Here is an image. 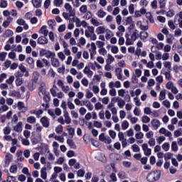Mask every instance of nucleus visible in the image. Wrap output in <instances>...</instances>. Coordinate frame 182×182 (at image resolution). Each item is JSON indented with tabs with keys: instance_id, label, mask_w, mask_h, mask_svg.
Returning <instances> with one entry per match:
<instances>
[{
	"instance_id": "33",
	"label": "nucleus",
	"mask_w": 182,
	"mask_h": 182,
	"mask_svg": "<svg viewBox=\"0 0 182 182\" xmlns=\"http://www.w3.org/2000/svg\"><path fill=\"white\" fill-rule=\"evenodd\" d=\"M9 110V107L6 105H3L0 106V114H2V113H5V112H8Z\"/></svg>"
},
{
	"instance_id": "8",
	"label": "nucleus",
	"mask_w": 182,
	"mask_h": 182,
	"mask_svg": "<svg viewBox=\"0 0 182 182\" xmlns=\"http://www.w3.org/2000/svg\"><path fill=\"white\" fill-rule=\"evenodd\" d=\"M48 65H49V62L45 58H43L42 60H38L36 61L37 68H44V66H48Z\"/></svg>"
},
{
	"instance_id": "34",
	"label": "nucleus",
	"mask_w": 182,
	"mask_h": 182,
	"mask_svg": "<svg viewBox=\"0 0 182 182\" xmlns=\"http://www.w3.org/2000/svg\"><path fill=\"white\" fill-rule=\"evenodd\" d=\"M45 56L46 58H47V59H52L53 58H55L56 56V54L48 50Z\"/></svg>"
},
{
	"instance_id": "60",
	"label": "nucleus",
	"mask_w": 182,
	"mask_h": 182,
	"mask_svg": "<svg viewBox=\"0 0 182 182\" xmlns=\"http://www.w3.org/2000/svg\"><path fill=\"white\" fill-rule=\"evenodd\" d=\"M150 117L147 115H144L141 117V122L142 123H150Z\"/></svg>"
},
{
	"instance_id": "36",
	"label": "nucleus",
	"mask_w": 182,
	"mask_h": 182,
	"mask_svg": "<svg viewBox=\"0 0 182 182\" xmlns=\"http://www.w3.org/2000/svg\"><path fill=\"white\" fill-rule=\"evenodd\" d=\"M9 95L11 96V97H21V92L15 90L10 92Z\"/></svg>"
},
{
	"instance_id": "7",
	"label": "nucleus",
	"mask_w": 182,
	"mask_h": 182,
	"mask_svg": "<svg viewBox=\"0 0 182 182\" xmlns=\"http://www.w3.org/2000/svg\"><path fill=\"white\" fill-rule=\"evenodd\" d=\"M40 122L41 123L43 127L48 128V127H49V126L50 124V119L49 118H48L47 117H43L40 119Z\"/></svg>"
},
{
	"instance_id": "40",
	"label": "nucleus",
	"mask_w": 182,
	"mask_h": 182,
	"mask_svg": "<svg viewBox=\"0 0 182 182\" xmlns=\"http://www.w3.org/2000/svg\"><path fill=\"white\" fill-rule=\"evenodd\" d=\"M14 35V31L11 30H6V31L4 33V38H11Z\"/></svg>"
},
{
	"instance_id": "17",
	"label": "nucleus",
	"mask_w": 182,
	"mask_h": 182,
	"mask_svg": "<svg viewBox=\"0 0 182 182\" xmlns=\"http://www.w3.org/2000/svg\"><path fill=\"white\" fill-rule=\"evenodd\" d=\"M51 65L53 68H59V66H60V62H59V59L53 57L51 58Z\"/></svg>"
},
{
	"instance_id": "46",
	"label": "nucleus",
	"mask_w": 182,
	"mask_h": 182,
	"mask_svg": "<svg viewBox=\"0 0 182 182\" xmlns=\"http://www.w3.org/2000/svg\"><path fill=\"white\" fill-rule=\"evenodd\" d=\"M14 82H15V76L11 75L9 79L6 80V83L7 85H13Z\"/></svg>"
},
{
	"instance_id": "5",
	"label": "nucleus",
	"mask_w": 182,
	"mask_h": 182,
	"mask_svg": "<svg viewBox=\"0 0 182 182\" xmlns=\"http://www.w3.org/2000/svg\"><path fill=\"white\" fill-rule=\"evenodd\" d=\"M64 8L65 11L70 13V16H75L76 15V11H75V9L72 7V5L69 3H65L64 5Z\"/></svg>"
},
{
	"instance_id": "59",
	"label": "nucleus",
	"mask_w": 182,
	"mask_h": 182,
	"mask_svg": "<svg viewBox=\"0 0 182 182\" xmlns=\"http://www.w3.org/2000/svg\"><path fill=\"white\" fill-rule=\"evenodd\" d=\"M80 12L81 14H85L87 11V5H82L80 7V9H79Z\"/></svg>"
},
{
	"instance_id": "41",
	"label": "nucleus",
	"mask_w": 182,
	"mask_h": 182,
	"mask_svg": "<svg viewBox=\"0 0 182 182\" xmlns=\"http://www.w3.org/2000/svg\"><path fill=\"white\" fill-rule=\"evenodd\" d=\"M7 182H16V178L15 176H11L9 172L7 173Z\"/></svg>"
},
{
	"instance_id": "21",
	"label": "nucleus",
	"mask_w": 182,
	"mask_h": 182,
	"mask_svg": "<svg viewBox=\"0 0 182 182\" xmlns=\"http://www.w3.org/2000/svg\"><path fill=\"white\" fill-rule=\"evenodd\" d=\"M105 38L107 39V41H109V39H112V38L113 36H114V33H113V31H112L110 29L107 28V31H105Z\"/></svg>"
},
{
	"instance_id": "39",
	"label": "nucleus",
	"mask_w": 182,
	"mask_h": 182,
	"mask_svg": "<svg viewBox=\"0 0 182 182\" xmlns=\"http://www.w3.org/2000/svg\"><path fill=\"white\" fill-rule=\"evenodd\" d=\"M174 41V36L170 34L169 36H166V43H169V45H173V41Z\"/></svg>"
},
{
	"instance_id": "28",
	"label": "nucleus",
	"mask_w": 182,
	"mask_h": 182,
	"mask_svg": "<svg viewBox=\"0 0 182 182\" xmlns=\"http://www.w3.org/2000/svg\"><path fill=\"white\" fill-rule=\"evenodd\" d=\"M139 37L141 41H146L149 38V33L146 31H141L139 33Z\"/></svg>"
},
{
	"instance_id": "15",
	"label": "nucleus",
	"mask_w": 182,
	"mask_h": 182,
	"mask_svg": "<svg viewBox=\"0 0 182 182\" xmlns=\"http://www.w3.org/2000/svg\"><path fill=\"white\" fill-rule=\"evenodd\" d=\"M34 129L36 130V132L38 133V137H42V134L41 132H42L43 127L41 124H36L34 126Z\"/></svg>"
},
{
	"instance_id": "26",
	"label": "nucleus",
	"mask_w": 182,
	"mask_h": 182,
	"mask_svg": "<svg viewBox=\"0 0 182 182\" xmlns=\"http://www.w3.org/2000/svg\"><path fill=\"white\" fill-rule=\"evenodd\" d=\"M106 15H107V13H106V11H103V9H100L97 12V16H98V18H100L101 19L105 18V16H106Z\"/></svg>"
},
{
	"instance_id": "27",
	"label": "nucleus",
	"mask_w": 182,
	"mask_h": 182,
	"mask_svg": "<svg viewBox=\"0 0 182 182\" xmlns=\"http://www.w3.org/2000/svg\"><path fill=\"white\" fill-rule=\"evenodd\" d=\"M41 177L43 180H46L48 178V173H46V168L43 167L41 170Z\"/></svg>"
},
{
	"instance_id": "2",
	"label": "nucleus",
	"mask_w": 182,
	"mask_h": 182,
	"mask_svg": "<svg viewBox=\"0 0 182 182\" xmlns=\"http://www.w3.org/2000/svg\"><path fill=\"white\" fill-rule=\"evenodd\" d=\"M161 176V172L160 171H154L147 175L146 180L149 182L157 181L160 179Z\"/></svg>"
},
{
	"instance_id": "16",
	"label": "nucleus",
	"mask_w": 182,
	"mask_h": 182,
	"mask_svg": "<svg viewBox=\"0 0 182 182\" xmlns=\"http://www.w3.org/2000/svg\"><path fill=\"white\" fill-rule=\"evenodd\" d=\"M13 21H14V18L11 16L7 17V18L2 23L3 28H8V26L11 25Z\"/></svg>"
},
{
	"instance_id": "11",
	"label": "nucleus",
	"mask_w": 182,
	"mask_h": 182,
	"mask_svg": "<svg viewBox=\"0 0 182 182\" xmlns=\"http://www.w3.org/2000/svg\"><path fill=\"white\" fill-rule=\"evenodd\" d=\"M151 124L152 125V127L154 129V130H157V129L160 127L161 123L160 122V120L154 119L151 120Z\"/></svg>"
},
{
	"instance_id": "31",
	"label": "nucleus",
	"mask_w": 182,
	"mask_h": 182,
	"mask_svg": "<svg viewBox=\"0 0 182 182\" xmlns=\"http://www.w3.org/2000/svg\"><path fill=\"white\" fill-rule=\"evenodd\" d=\"M9 171L11 174H16V173H18V166L11 165L9 168Z\"/></svg>"
},
{
	"instance_id": "54",
	"label": "nucleus",
	"mask_w": 182,
	"mask_h": 182,
	"mask_svg": "<svg viewBox=\"0 0 182 182\" xmlns=\"http://www.w3.org/2000/svg\"><path fill=\"white\" fill-rule=\"evenodd\" d=\"M48 25L50 26V29H53L55 25H56V21L55 20L50 19L48 21Z\"/></svg>"
},
{
	"instance_id": "37",
	"label": "nucleus",
	"mask_w": 182,
	"mask_h": 182,
	"mask_svg": "<svg viewBox=\"0 0 182 182\" xmlns=\"http://www.w3.org/2000/svg\"><path fill=\"white\" fill-rule=\"evenodd\" d=\"M139 38V30H134L132 35L131 36V38L132 39L133 42L137 40Z\"/></svg>"
},
{
	"instance_id": "49",
	"label": "nucleus",
	"mask_w": 182,
	"mask_h": 182,
	"mask_svg": "<svg viewBox=\"0 0 182 182\" xmlns=\"http://www.w3.org/2000/svg\"><path fill=\"white\" fill-rule=\"evenodd\" d=\"M131 149L134 153H139V151H140V147L136 144L132 145Z\"/></svg>"
},
{
	"instance_id": "51",
	"label": "nucleus",
	"mask_w": 182,
	"mask_h": 182,
	"mask_svg": "<svg viewBox=\"0 0 182 182\" xmlns=\"http://www.w3.org/2000/svg\"><path fill=\"white\" fill-rule=\"evenodd\" d=\"M0 8L5 9V8H8V1L6 0L0 1Z\"/></svg>"
},
{
	"instance_id": "61",
	"label": "nucleus",
	"mask_w": 182,
	"mask_h": 182,
	"mask_svg": "<svg viewBox=\"0 0 182 182\" xmlns=\"http://www.w3.org/2000/svg\"><path fill=\"white\" fill-rule=\"evenodd\" d=\"M129 128V122L124 120L123 121L122 124V130H127V129Z\"/></svg>"
},
{
	"instance_id": "50",
	"label": "nucleus",
	"mask_w": 182,
	"mask_h": 182,
	"mask_svg": "<svg viewBox=\"0 0 182 182\" xmlns=\"http://www.w3.org/2000/svg\"><path fill=\"white\" fill-rule=\"evenodd\" d=\"M7 55H8V53L6 52L0 53V60L1 62H5V60L6 59Z\"/></svg>"
},
{
	"instance_id": "19",
	"label": "nucleus",
	"mask_w": 182,
	"mask_h": 182,
	"mask_svg": "<svg viewBox=\"0 0 182 182\" xmlns=\"http://www.w3.org/2000/svg\"><path fill=\"white\" fill-rule=\"evenodd\" d=\"M82 106H86V107L88 109V110H90V112H92V110H93V105H92V103L90 102V101L86 100L85 101L82 102Z\"/></svg>"
},
{
	"instance_id": "25",
	"label": "nucleus",
	"mask_w": 182,
	"mask_h": 182,
	"mask_svg": "<svg viewBox=\"0 0 182 182\" xmlns=\"http://www.w3.org/2000/svg\"><path fill=\"white\" fill-rule=\"evenodd\" d=\"M125 39H126L125 43L127 46L130 45H133V43H134V41H133V39L132 38H130V36L129 34L125 35Z\"/></svg>"
},
{
	"instance_id": "24",
	"label": "nucleus",
	"mask_w": 182,
	"mask_h": 182,
	"mask_svg": "<svg viewBox=\"0 0 182 182\" xmlns=\"http://www.w3.org/2000/svg\"><path fill=\"white\" fill-rule=\"evenodd\" d=\"M39 76H41V75L38 71L33 73L32 80L33 83H38V81L39 80Z\"/></svg>"
},
{
	"instance_id": "29",
	"label": "nucleus",
	"mask_w": 182,
	"mask_h": 182,
	"mask_svg": "<svg viewBox=\"0 0 182 182\" xmlns=\"http://www.w3.org/2000/svg\"><path fill=\"white\" fill-rule=\"evenodd\" d=\"M32 4L35 8H41L42 6V0H32Z\"/></svg>"
},
{
	"instance_id": "32",
	"label": "nucleus",
	"mask_w": 182,
	"mask_h": 182,
	"mask_svg": "<svg viewBox=\"0 0 182 182\" xmlns=\"http://www.w3.org/2000/svg\"><path fill=\"white\" fill-rule=\"evenodd\" d=\"M124 105H126L124 100L119 98L117 100V106L119 107V109H123V107H124Z\"/></svg>"
},
{
	"instance_id": "35",
	"label": "nucleus",
	"mask_w": 182,
	"mask_h": 182,
	"mask_svg": "<svg viewBox=\"0 0 182 182\" xmlns=\"http://www.w3.org/2000/svg\"><path fill=\"white\" fill-rule=\"evenodd\" d=\"M90 53H91V55H96V44L95 43H91Z\"/></svg>"
},
{
	"instance_id": "56",
	"label": "nucleus",
	"mask_w": 182,
	"mask_h": 182,
	"mask_svg": "<svg viewBox=\"0 0 182 182\" xmlns=\"http://www.w3.org/2000/svg\"><path fill=\"white\" fill-rule=\"evenodd\" d=\"M67 144L69 146L71 147V149H76V144H75V142L72 139H68Z\"/></svg>"
},
{
	"instance_id": "22",
	"label": "nucleus",
	"mask_w": 182,
	"mask_h": 182,
	"mask_svg": "<svg viewBox=\"0 0 182 182\" xmlns=\"http://www.w3.org/2000/svg\"><path fill=\"white\" fill-rule=\"evenodd\" d=\"M66 129L68 132V134L70 137L73 138L75 136V128L72 127L70 125H67Z\"/></svg>"
},
{
	"instance_id": "48",
	"label": "nucleus",
	"mask_w": 182,
	"mask_h": 182,
	"mask_svg": "<svg viewBox=\"0 0 182 182\" xmlns=\"http://www.w3.org/2000/svg\"><path fill=\"white\" fill-rule=\"evenodd\" d=\"M114 62V57L111 54H108L107 59L106 60V63H109L112 65Z\"/></svg>"
},
{
	"instance_id": "57",
	"label": "nucleus",
	"mask_w": 182,
	"mask_h": 182,
	"mask_svg": "<svg viewBox=\"0 0 182 182\" xmlns=\"http://www.w3.org/2000/svg\"><path fill=\"white\" fill-rule=\"evenodd\" d=\"M171 150L172 151H178V146L177 145L176 141H173L171 144Z\"/></svg>"
},
{
	"instance_id": "30",
	"label": "nucleus",
	"mask_w": 182,
	"mask_h": 182,
	"mask_svg": "<svg viewBox=\"0 0 182 182\" xmlns=\"http://www.w3.org/2000/svg\"><path fill=\"white\" fill-rule=\"evenodd\" d=\"M73 22L75 23L77 28H80L81 24H82V21H80V18H79L76 16H73Z\"/></svg>"
},
{
	"instance_id": "47",
	"label": "nucleus",
	"mask_w": 182,
	"mask_h": 182,
	"mask_svg": "<svg viewBox=\"0 0 182 182\" xmlns=\"http://www.w3.org/2000/svg\"><path fill=\"white\" fill-rule=\"evenodd\" d=\"M90 22L92 23V25H93L94 26H100V25H102V23L99 22V21L96 18H92L90 20Z\"/></svg>"
},
{
	"instance_id": "45",
	"label": "nucleus",
	"mask_w": 182,
	"mask_h": 182,
	"mask_svg": "<svg viewBox=\"0 0 182 182\" xmlns=\"http://www.w3.org/2000/svg\"><path fill=\"white\" fill-rule=\"evenodd\" d=\"M22 85H23V79L16 76V85L22 86Z\"/></svg>"
},
{
	"instance_id": "10",
	"label": "nucleus",
	"mask_w": 182,
	"mask_h": 182,
	"mask_svg": "<svg viewBox=\"0 0 182 182\" xmlns=\"http://www.w3.org/2000/svg\"><path fill=\"white\" fill-rule=\"evenodd\" d=\"M106 31H107V28H106L105 26H98L95 30V32L97 35H103L104 33H106Z\"/></svg>"
},
{
	"instance_id": "53",
	"label": "nucleus",
	"mask_w": 182,
	"mask_h": 182,
	"mask_svg": "<svg viewBox=\"0 0 182 182\" xmlns=\"http://www.w3.org/2000/svg\"><path fill=\"white\" fill-rule=\"evenodd\" d=\"M166 90H163L160 92L159 97V100H164V99H166Z\"/></svg>"
},
{
	"instance_id": "38",
	"label": "nucleus",
	"mask_w": 182,
	"mask_h": 182,
	"mask_svg": "<svg viewBox=\"0 0 182 182\" xmlns=\"http://www.w3.org/2000/svg\"><path fill=\"white\" fill-rule=\"evenodd\" d=\"M27 123L30 124H35L36 123V118L33 116H30L27 118Z\"/></svg>"
},
{
	"instance_id": "52",
	"label": "nucleus",
	"mask_w": 182,
	"mask_h": 182,
	"mask_svg": "<svg viewBox=\"0 0 182 182\" xmlns=\"http://www.w3.org/2000/svg\"><path fill=\"white\" fill-rule=\"evenodd\" d=\"M98 52L100 55H102V56H106L107 55V50L103 47L102 48H100L98 50Z\"/></svg>"
},
{
	"instance_id": "55",
	"label": "nucleus",
	"mask_w": 182,
	"mask_h": 182,
	"mask_svg": "<svg viewBox=\"0 0 182 182\" xmlns=\"http://www.w3.org/2000/svg\"><path fill=\"white\" fill-rule=\"evenodd\" d=\"M163 150L164 151H168L170 150V144L168 142H165L162 146H161Z\"/></svg>"
},
{
	"instance_id": "3",
	"label": "nucleus",
	"mask_w": 182,
	"mask_h": 182,
	"mask_svg": "<svg viewBox=\"0 0 182 182\" xmlns=\"http://www.w3.org/2000/svg\"><path fill=\"white\" fill-rule=\"evenodd\" d=\"M57 85L60 87L61 90H63L64 93H69V92H70V87H69V85H65L63 80H58L57 81Z\"/></svg>"
},
{
	"instance_id": "64",
	"label": "nucleus",
	"mask_w": 182,
	"mask_h": 182,
	"mask_svg": "<svg viewBox=\"0 0 182 182\" xmlns=\"http://www.w3.org/2000/svg\"><path fill=\"white\" fill-rule=\"evenodd\" d=\"M174 136H175V137H180L181 136H182L181 129L176 130L174 132Z\"/></svg>"
},
{
	"instance_id": "42",
	"label": "nucleus",
	"mask_w": 182,
	"mask_h": 182,
	"mask_svg": "<svg viewBox=\"0 0 182 182\" xmlns=\"http://www.w3.org/2000/svg\"><path fill=\"white\" fill-rule=\"evenodd\" d=\"M92 16H93L92 12L87 11V12L84 13L83 18L84 19H87V21H89V19H92Z\"/></svg>"
},
{
	"instance_id": "4",
	"label": "nucleus",
	"mask_w": 182,
	"mask_h": 182,
	"mask_svg": "<svg viewBox=\"0 0 182 182\" xmlns=\"http://www.w3.org/2000/svg\"><path fill=\"white\" fill-rule=\"evenodd\" d=\"M159 133H160V134H164V136H165L166 137H168V139H173V134L171 133V132L168 131V129L164 127H161L159 130Z\"/></svg>"
},
{
	"instance_id": "18",
	"label": "nucleus",
	"mask_w": 182,
	"mask_h": 182,
	"mask_svg": "<svg viewBox=\"0 0 182 182\" xmlns=\"http://www.w3.org/2000/svg\"><path fill=\"white\" fill-rule=\"evenodd\" d=\"M64 122L66 124H70V123H72V119L70 118V116H69V112H68V111L64 112Z\"/></svg>"
},
{
	"instance_id": "62",
	"label": "nucleus",
	"mask_w": 182,
	"mask_h": 182,
	"mask_svg": "<svg viewBox=\"0 0 182 182\" xmlns=\"http://www.w3.org/2000/svg\"><path fill=\"white\" fill-rule=\"evenodd\" d=\"M156 141L158 143V144H161V143H163V141H166V136H161L159 138L156 139Z\"/></svg>"
},
{
	"instance_id": "13",
	"label": "nucleus",
	"mask_w": 182,
	"mask_h": 182,
	"mask_svg": "<svg viewBox=\"0 0 182 182\" xmlns=\"http://www.w3.org/2000/svg\"><path fill=\"white\" fill-rule=\"evenodd\" d=\"M23 123L22 122H19L14 127V132L16 133H21L23 130Z\"/></svg>"
},
{
	"instance_id": "23",
	"label": "nucleus",
	"mask_w": 182,
	"mask_h": 182,
	"mask_svg": "<svg viewBox=\"0 0 182 182\" xmlns=\"http://www.w3.org/2000/svg\"><path fill=\"white\" fill-rule=\"evenodd\" d=\"M39 33H42L44 36H48L49 35V31L46 26H43L39 30Z\"/></svg>"
},
{
	"instance_id": "9",
	"label": "nucleus",
	"mask_w": 182,
	"mask_h": 182,
	"mask_svg": "<svg viewBox=\"0 0 182 182\" xmlns=\"http://www.w3.org/2000/svg\"><path fill=\"white\" fill-rule=\"evenodd\" d=\"M142 150H143L145 156H151V149L149 148V144H142Z\"/></svg>"
},
{
	"instance_id": "12",
	"label": "nucleus",
	"mask_w": 182,
	"mask_h": 182,
	"mask_svg": "<svg viewBox=\"0 0 182 182\" xmlns=\"http://www.w3.org/2000/svg\"><path fill=\"white\" fill-rule=\"evenodd\" d=\"M48 36H41L38 38V45H46L48 44Z\"/></svg>"
},
{
	"instance_id": "44",
	"label": "nucleus",
	"mask_w": 182,
	"mask_h": 182,
	"mask_svg": "<svg viewBox=\"0 0 182 182\" xmlns=\"http://www.w3.org/2000/svg\"><path fill=\"white\" fill-rule=\"evenodd\" d=\"M12 154H6V156H5V161H6V164H9L11 163V160H12Z\"/></svg>"
},
{
	"instance_id": "14",
	"label": "nucleus",
	"mask_w": 182,
	"mask_h": 182,
	"mask_svg": "<svg viewBox=\"0 0 182 182\" xmlns=\"http://www.w3.org/2000/svg\"><path fill=\"white\" fill-rule=\"evenodd\" d=\"M17 107L18 110H21V112H22L23 113H26V112L28 111V108L25 107V104L23 102L19 101L17 103Z\"/></svg>"
},
{
	"instance_id": "63",
	"label": "nucleus",
	"mask_w": 182,
	"mask_h": 182,
	"mask_svg": "<svg viewBox=\"0 0 182 182\" xmlns=\"http://www.w3.org/2000/svg\"><path fill=\"white\" fill-rule=\"evenodd\" d=\"M182 35V31L181 29L180 28H176L175 30V33H174V36L176 37V38H179V36H181Z\"/></svg>"
},
{
	"instance_id": "6",
	"label": "nucleus",
	"mask_w": 182,
	"mask_h": 182,
	"mask_svg": "<svg viewBox=\"0 0 182 182\" xmlns=\"http://www.w3.org/2000/svg\"><path fill=\"white\" fill-rule=\"evenodd\" d=\"M46 93V84H45V82H41L38 88L39 97H42Z\"/></svg>"
},
{
	"instance_id": "20",
	"label": "nucleus",
	"mask_w": 182,
	"mask_h": 182,
	"mask_svg": "<svg viewBox=\"0 0 182 182\" xmlns=\"http://www.w3.org/2000/svg\"><path fill=\"white\" fill-rule=\"evenodd\" d=\"M83 73L85 75H87L88 77H92L93 76V71L90 70V68L88 66L85 67Z\"/></svg>"
},
{
	"instance_id": "58",
	"label": "nucleus",
	"mask_w": 182,
	"mask_h": 182,
	"mask_svg": "<svg viewBox=\"0 0 182 182\" xmlns=\"http://www.w3.org/2000/svg\"><path fill=\"white\" fill-rule=\"evenodd\" d=\"M135 137L137 140H141V139H144V134L141 132H139L135 134Z\"/></svg>"
},
{
	"instance_id": "1",
	"label": "nucleus",
	"mask_w": 182,
	"mask_h": 182,
	"mask_svg": "<svg viewBox=\"0 0 182 182\" xmlns=\"http://www.w3.org/2000/svg\"><path fill=\"white\" fill-rule=\"evenodd\" d=\"M85 36L91 41H96L97 36L95 33V27L93 26H87L85 31Z\"/></svg>"
},
{
	"instance_id": "43",
	"label": "nucleus",
	"mask_w": 182,
	"mask_h": 182,
	"mask_svg": "<svg viewBox=\"0 0 182 182\" xmlns=\"http://www.w3.org/2000/svg\"><path fill=\"white\" fill-rule=\"evenodd\" d=\"M95 110H102V109H105V107L103 106V105L102 103L98 102L95 104Z\"/></svg>"
}]
</instances>
